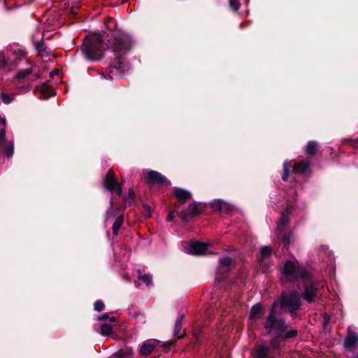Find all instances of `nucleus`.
I'll list each match as a JSON object with an SVG mask.
<instances>
[{
	"instance_id": "obj_5",
	"label": "nucleus",
	"mask_w": 358,
	"mask_h": 358,
	"mask_svg": "<svg viewBox=\"0 0 358 358\" xmlns=\"http://www.w3.org/2000/svg\"><path fill=\"white\" fill-rule=\"evenodd\" d=\"M303 271L309 272L305 267L296 266L291 260H286L283 265L282 274L285 275L287 282L295 283L301 280V272Z\"/></svg>"
},
{
	"instance_id": "obj_49",
	"label": "nucleus",
	"mask_w": 358,
	"mask_h": 358,
	"mask_svg": "<svg viewBox=\"0 0 358 358\" xmlns=\"http://www.w3.org/2000/svg\"><path fill=\"white\" fill-rule=\"evenodd\" d=\"M321 248H322V250L325 249V246L324 245H321Z\"/></svg>"
},
{
	"instance_id": "obj_36",
	"label": "nucleus",
	"mask_w": 358,
	"mask_h": 358,
	"mask_svg": "<svg viewBox=\"0 0 358 358\" xmlns=\"http://www.w3.org/2000/svg\"><path fill=\"white\" fill-rule=\"evenodd\" d=\"M7 141L6 140V131L5 129H0V144Z\"/></svg>"
},
{
	"instance_id": "obj_33",
	"label": "nucleus",
	"mask_w": 358,
	"mask_h": 358,
	"mask_svg": "<svg viewBox=\"0 0 358 358\" xmlns=\"http://www.w3.org/2000/svg\"><path fill=\"white\" fill-rule=\"evenodd\" d=\"M289 177V167L287 164V163L284 164V173L282 176V180H287Z\"/></svg>"
},
{
	"instance_id": "obj_38",
	"label": "nucleus",
	"mask_w": 358,
	"mask_h": 358,
	"mask_svg": "<svg viewBox=\"0 0 358 358\" xmlns=\"http://www.w3.org/2000/svg\"><path fill=\"white\" fill-rule=\"evenodd\" d=\"M1 99L5 103H9L11 101V98L8 94H2Z\"/></svg>"
},
{
	"instance_id": "obj_32",
	"label": "nucleus",
	"mask_w": 358,
	"mask_h": 358,
	"mask_svg": "<svg viewBox=\"0 0 358 358\" xmlns=\"http://www.w3.org/2000/svg\"><path fill=\"white\" fill-rule=\"evenodd\" d=\"M31 73V71L29 69L20 71L17 75V79H23Z\"/></svg>"
},
{
	"instance_id": "obj_4",
	"label": "nucleus",
	"mask_w": 358,
	"mask_h": 358,
	"mask_svg": "<svg viewBox=\"0 0 358 358\" xmlns=\"http://www.w3.org/2000/svg\"><path fill=\"white\" fill-rule=\"evenodd\" d=\"M103 43L98 36H94L90 38L85 39L82 52L87 59L96 60L101 56V49Z\"/></svg>"
},
{
	"instance_id": "obj_46",
	"label": "nucleus",
	"mask_w": 358,
	"mask_h": 358,
	"mask_svg": "<svg viewBox=\"0 0 358 358\" xmlns=\"http://www.w3.org/2000/svg\"><path fill=\"white\" fill-rule=\"evenodd\" d=\"M108 319H109L110 322H115L117 320L116 317H109Z\"/></svg>"
},
{
	"instance_id": "obj_31",
	"label": "nucleus",
	"mask_w": 358,
	"mask_h": 358,
	"mask_svg": "<svg viewBox=\"0 0 358 358\" xmlns=\"http://www.w3.org/2000/svg\"><path fill=\"white\" fill-rule=\"evenodd\" d=\"M229 1L231 9L234 11L238 10L241 5L238 0H229Z\"/></svg>"
},
{
	"instance_id": "obj_30",
	"label": "nucleus",
	"mask_w": 358,
	"mask_h": 358,
	"mask_svg": "<svg viewBox=\"0 0 358 358\" xmlns=\"http://www.w3.org/2000/svg\"><path fill=\"white\" fill-rule=\"evenodd\" d=\"M105 308V305L101 300H97L94 303V310L96 312L102 311Z\"/></svg>"
},
{
	"instance_id": "obj_43",
	"label": "nucleus",
	"mask_w": 358,
	"mask_h": 358,
	"mask_svg": "<svg viewBox=\"0 0 358 358\" xmlns=\"http://www.w3.org/2000/svg\"><path fill=\"white\" fill-rule=\"evenodd\" d=\"M324 325L326 326L329 323V317L327 316V315L324 316Z\"/></svg>"
},
{
	"instance_id": "obj_22",
	"label": "nucleus",
	"mask_w": 358,
	"mask_h": 358,
	"mask_svg": "<svg viewBox=\"0 0 358 358\" xmlns=\"http://www.w3.org/2000/svg\"><path fill=\"white\" fill-rule=\"evenodd\" d=\"M138 273L139 274L138 277V279L143 281L148 287H150L152 285V275L151 274L146 273L141 275L140 270H138Z\"/></svg>"
},
{
	"instance_id": "obj_34",
	"label": "nucleus",
	"mask_w": 358,
	"mask_h": 358,
	"mask_svg": "<svg viewBox=\"0 0 358 358\" xmlns=\"http://www.w3.org/2000/svg\"><path fill=\"white\" fill-rule=\"evenodd\" d=\"M174 342L172 341H166L162 344V348L164 352H166L169 350L170 347L173 344Z\"/></svg>"
},
{
	"instance_id": "obj_41",
	"label": "nucleus",
	"mask_w": 358,
	"mask_h": 358,
	"mask_svg": "<svg viewBox=\"0 0 358 358\" xmlns=\"http://www.w3.org/2000/svg\"><path fill=\"white\" fill-rule=\"evenodd\" d=\"M122 225H113V233L114 235H117L118 234V231L120 229Z\"/></svg>"
},
{
	"instance_id": "obj_6",
	"label": "nucleus",
	"mask_w": 358,
	"mask_h": 358,
	"mask_svg": "<svg viewBox=\"0 0 358 358\" xmlns=\"http://www.w3.org/2000/svg\"><path fill=\"white\" fill-rule=\"evenodd\" d=\"M263 327L268 333L274 331L275 333L282 334L288 331V324L285 320L273 315V312L266 317L265 321L263 322Z\"/></svg>"
},
{
	"instance_id": "obj_11",
	"label": "nucleus",
	"mask_w": 358,
	"mask_h": 358,
	"mask_svg": "<svg viewBox=\"0 0 358 358\" xmlns=\"http://www.w3.org/2000/svg\"><path fill=\"white\" fill-rule=\"evenodd\" d=\"M103 184L104 187L110 192H115L117 195L121 194V185L115 180L114 173L112 171H108V173L106 174Z\"/></svg>"
},
{
	"instance_id": "obj_37",
	"label": "nucleus",
	"mask_w": 358,
	"mask_h": 358,
	"mask_svg": "<svg viewBox=\"0 0 358 358\" xmlns=\"http://www.w3.org/2000/svg\"><path fill=\"white\" fill-rule=\"evenodd\" d=\"M289 214V211H286L285 213H284L282 214L280 224H286L287 222H289V220H288Z\"/></svg>"
},
{
	"instance_id": "obj_50",
	"label": "nucleus",
	"mask_w": 358,
	"mask_h": 358,
	"mask_svg": "<svg viewBox=\"0 0 358 358\" xmlns=\"http://www.w3.org/2000/svg\"><path fill=\"white\" fill-rule=\"evenodd\" d=\"M355 358H358V353L355 356Z\"/></svg>"
},
{
	"instance_id": "obj_12",
	"label": "nucleus",
	"mask_w": 358,
	"mask_h": 358,
	"mask_svg": "<svg viewBox=\"0 0 358 358\" xmlns=\"http://www.w3.org/2000/svg\"><path fill=\"white\" fill-rule=\"evenodd\" d=\"M203 208V205L201 203H193L190 204L187 209V212H184L181 215L182 221H192L190 218L199 215L201 213Z\"/></svg>"
},
{
	"instance_id": "obj_48",
	"label": "nucleus",
	"mask_w": 358,
	"mask_h": 358,
	"mask_svg": "<svg viewBox=\"0 0 358 358\" xmlns=\"http://www.w3.org/2000/svg\"><path fill=\"white\" fill-rule=\"evenodd\" d=\"M41 47H42V45H39V44H38V45H36V48H37L38 50H39Z\"/></svg>"
},
{
	"instance_id": "obj_9",
	"label": "nucleus",
	"mask_w": 358,
	"mask_h": 358,
	"mask_svg": "<svg viewBox=\"0 0 358 358\" xmlns=\"http://www.w3.org/2000/svg\"><path fill=\"white\" fill-rule=\"evenodd\" d=\"M343 347L346 350L350 351L358 347V333L348 327L346 336L343 341Z\"/></svg>"
},
{
	"instance_id": "obj_21",
	"label": "nucleus",
	"mask_w": 358,
	"mask_h": 358,
	"mask_svg": "<svg viewBox=\"0 0 358 358\" xmlns=\"http://www.w3.org/2000/svg\"><path fill=\"white\" fill-rule=\"evenodd\" d=\"M236 206L227 201H224L221 212L226 214H231L236 210Z\"/></svg>"
},
{
	"instance_id": "obj_40",
	"label": "nucleus",
	"mask_w": 358,
	"mask_h": 358,
	"mask_svg": "<svg viewBox=\"0 0 358 358\" xmlns=\"http://www.w3.org/2000/svg\"><path fill=\"white\" fill-rule=\"evenodd\" d=\"M108 318H109V315H108V313H103L101 315L97 317V320L99 321H103V320H106Z\"/></svg>"
},
{
	"instance_id": "obj_2",
	"label": "nucleus",
	"mask_w": 358,
	"mask_h": 358,
	"mask_svg": "<svg viewBox=\"0 0 358 358\" xmlns=\"http://www.w3.org/2000/svg\"><path fill=\"white\" fill-rule=\"evenodd\" d=\"M280 302L281 310L287 313L292 318L296 317L301 307V296L297 290L282 292L280 294Z\"/></svg>"
},
{
	"instance_id": "obj_15",
	"label": "nucleus",
	"mask_w": 358,
	"mask_h": 358,
	"mask_svg": "<svg viewBox=\"0 0 358 358\" xmlns=\"http://www.w3.org/2000/svg\"><path fill=\"white\" fill-rule=\"evenodd\" d=\"M176 198L182 203H185L192 199V194L181 188H176L173 192Z\"/></svg>"
},
{
	"instance_id": "obj_1",
	"label": "nucleus",
	"mask_w": 358,
	"mask_h": 358,
	"mask_svg": "<svg viewBox=\"0 0 358 358\" xmlns=\"http://www.w3.org/2000/svg\"><path fill=\"white\" fill-rule=\"evenodd\" d=\"M109 46L113 49L115 57L112 63V67L120 73L127 71L129 69V64L124 56L131 47L129 38L125 34H118L109 41Z\"/></svg>"
},
{
	"instance_id": "obj_47",
	"label": "nucleus",
	"mask_w": 358,
	"mask_h": 358,
	"mask_svg": "<svg viewBox=\"0 0 358 358\" xmlns=\"http://www.w3.org/2000/svg\"><path fill=\"white\" fill-rule=\"evenodd\" d=\"M119 358H131L130 357L125 356V355H121Z\"/></svg>"
},
{
	"instance_id": "obj_14",
	"label": "nucleus",
	"mask_w": 358,
	"mask_h": 358,
	"mask_svg": "<svg viewBox=\"0 0 358 358\" xmlns=\"http://www.w3.org/2000/svg\"><path fill=\"white\" fill-rule=\"evenodd\" d=\"M208 245L199 241L192 242L189 246V253L193 255H201L208 250Z\"/></svg>"
},
{
	"instance_id": "obj_42",
	"label": "nucleus",
	"mask_w": 358,
	"mask_h": 358,
	"mask_svg": "<svg viewBox=\"0 0 358 358\" xmlns=\"http://www.w3.org/2000/svg\"><path fill=\"white\" fill-rule=\"evenodd\" d=\"M173 217H174L173 212H171V213H170L168 215L166 220H167L168 222H171V221L173 220Z\"/></svg>"
},
{
	"instance_id": "obj_25",
	"label": "nucleus",
	"mask_w": 358,
	"mask_h": 358,
	"mask_svg": "<svg viewBox=\"0 0 358 358\" xmlns=\"http://www.w3.org/2000/svg\"><path fill=\"white\" fill-rule=\"evenodd\" d=\"M223 201L222 199H215L209 203V206L214 211L221 212Z\"/></svg>"
},
{
	"instance_id": "obj_7",
	"label": "nucleus",
	"mask_w": 358,
	"mask_h": 358,
	"mask_svg": "<svg viewBox=\"0 0 358 358\" xmlns=\"http://www.w3.org/2000/svg\"><path fill=\"white\" fill-rule=\"evenodd\" d=\"M298 334L299 331L296 329H290L282 334L276 333L269 341L270 349L271 348L273 351L280 350L285 345V341L296 337Z\"/></svg>"
},
{
	"instance_id": "obj_27",
	"label": "nucleus",
	"mask_w": 358,
	"mask_h": 358,
	"mask_svg": "<svg viewBox=\"0 0 358 358\" xmlns=\"http://www.w3.org/2000/svg\"><path fill=\"white\" fill-rule=\"evenodd\" d=\"M295 168L299 173H305L309 168V164L307 162H301L295 164Z\"/></svg>"
},
{
	"instance_id": "obj_44",
	"label": "nucleus",
	"mask_w": 358,
	"mask_h": 358,
	"mask_svg": "<svg viewBox=\"0 0 358 358\" xmlns=\"http://www.w3.org/2000/svg\"><path fill=\"white\" fill-rule=\"evenodd\" d=\"M0 124H1L3 126L6 125V120L3 117H2L1 115H0Z\"/></svg>"
},
{
	"instance_id": "obj_10",
	"label": "nucleus",
	"mask_w": 358,
	"mask_h": 358,
	"mask_svg": "<svg viewBox=\"0 0 358 358\" xmlns=\"http://www.w3.org/2000/svg\"><path fill=\"white\" fill-rule=\"evenodd\" d=\"M266 310L262 303H256L252 305L249 313V320L251 322L252 325L256 324L257 320L263 319Z\"/></svg>"
},
{
	"instance_id": "obj_20",
	"label": "nucleus",
	"mask_w": 358,
	"mask_h": 358,
	"mask_svg": "<svg viewBox=\"0 0 358 358\" xmlns=\"http://www.w3.org/2000/svg\"><path fill=\"white\" fill-rule=\"evenodd\" d=\"M318 149V144L315 141H310L306 147V153L308 155H315Z\"/></svg>"
},
{
	"instance_id": "obj_23",
	"label": "nucleus",
	"mask_w": 358,
	"mask_h": 358,
	"mask_svg": "<svg viewBox=\"0 0 358 358\" xmlns=\"http://www.w3.org/2000/svg\"><path fill=\"white\" fill-rule=\"evenodd\" d=\"M113 333V327L109 324H102L100 327V334L105 336H108Z\"/></svg>"
},
{
	"instance_id": "obj_24",
	"label": "nucleus",
	"mask_w": 358,
	"mask_h": 358,
	"mask_svg": "<svg viewBox=\"0 0 358 358\" xmlns=\"http://www.w3.org/2000/svg\"><path fill=\"white\" fill-rule=\"evenodd\" d=\"M201 334V330L199 329H194L192 336L191 342L194 345H200L201 341L200 337Z\"/></svg>"
},
{
	"instance_id": "obj_3",
	"label": "nucleus",
	"mask_w": 358,
	"mask_h": 358,
	"mask_svg": "<svg viewBox=\"0 0 358 358\" xmlns=\"http://www.w3.org/2000/svg\"><path fill=\"white\" fill-rule=\"evenodd\" d=\"M301 282L303 289L300 294L307 303H311L317 297L319 288L317 282L314 280L313 274L310 272L303 271L301 272Z\"/></svg>"
},
{
	"instance_id": "obj_29",
	"label": "nucleus",
	"mask_w": 358,
	"mask_h": 358,
	"mask_svg": "<svg viewBox=\"0 0 358 358\" xmlns=\"http://www.w3.org/2000/svg\"><path fill=\"white\" fill-rule=\"evenodd\" d=\"M219 262L221 266L229 268L232 262V259L229 257H225L220 259Z\"/></svg>"
},
{
	"instance_id": "obj_35",
	"label": "nucleus",
	"mask_w": 358,
	"mask_h": 358,
	"mask_svg": "<svg viewBox=\"0 0 358 358\" xmlns=\"http://www.w3.org/2000/svg\"><path fill=\"white\" fill-rule=\"evenodd\" d=\"M282 242L284 243L285 246H288L290 243V238L287 234H283L282 236Z\"/></svg>"
},
{
	"instance_id": "obj_13",
	"label": "nucleus",
	"mask_w": 358,
	"mask_h": 358,
	"mask_svg": "<svg viewBox=\"0 0 358 358\" xmlns=\"http://www.w3.org/2000/svg\"><path fill=\"white\" fill-rule=\"evenodd\" d=\"M161 343V341L157 339H148L145 341L141 345L139 353L142 356L150 355L155 348Z\"/></svg>"
},
{
	"instance_id": "obj_17",
	"label": "nucleus",
	"mask_w": 358,
	"mask_h": 358,
	"mask_svg": "<svg viewBox=\"0 0 358 358\" xmlns=\"http://www.w3.org/2000/svg\"><path fill=\"white\" fill-rule=\"evenodd\" d=\"M270 347L266 345L257 346L255 350V358H270Z\"/></svg>"
},
{
	"instance_id": "obj_28",
	"label": "nucleus",
	"mask_w": 358,
	"mask_h": 358,
	"mask_svg": "<svg viewBox=\"0 0 358 358\" xmlns=\"http://www.w3.org/2000/svg\"><path fill=\"white\" fill-rule=\"evenodd\" d=\"M280 296L278 297V299L273 301V303L271 305V307L269 310L268 314H271L273 312V315H276V308H280Z\"/></svg>"
},
{
	"instance_id": "obj_16",
	"label": "nucleus",
	"mask_w": 358,
	"mask_h": 358,
	"mask_svg": "<svg viewBox=\"0 0 358 358\" xmlns=\"http://www.w3.org/2000/svg\"><path fill=\"white\" fill-rule=\"evenodd\" d=\"M185 317L184 314H181L179 315V317L177 318L175 326H174V330H173V336L177 337L178 339L183 338L185 336V333L180 335V332L182 329V323L183 322Z\"/></svg>"
},
{
	"instance_id": "obj_8",
	"label": "nucleus",
	"mask_w": 358,
	"mask_h": 358,
	"mask_svg": "<svg viewBox=\"0 0 358 358\" xmlns=\"http://www.w3.org/2000/svg\"><path fill=\"white\" fill-rule=\"evenodd\" d=\"M143 177L146 182L150 184H170V182H169L164 176L155 171H145L143 173Z\"/></svg>"
},
{
	"instance_id": "obj_26",
	"label": "nucleus",
	"mask_w": 358,
	"mask_h": 358,
	"mask_svg": "<svg viewBox=\"0 0 358 358\" xmlns=\"http://www.w3.org/2000/svg\"><path fill=\"white\" fill-rule=\"evenodd\" d=\"M229 268L220 266L218 268L216 280L219 281L224 280L227 278Z\"/></svg>"
},
{
	"instance_id": "obj_45",
	"label": "nucleus",
	"mask_w": 358,
	"mask_h": 358,
	"mask_svg": "<svg viewBox=\"0 0 358 358\" xmlns=\"http://www.w3.org/2000/svg\"><path fill=\"white\" fill-rule=\"evenodd\" d=\"M285 226V225H284V224L278 225V230L280 231H282L283 230Z\"/></svg>"
},
{
	"instance_id": "obj_39",
	"label": "nucleus",
	"mask_w": 358,
	"mask_h": 358,
	"mask_svg": "<svg viewBox=\"0 0 358 358\" xmlns=\"http://www.w3.org/2000/svg\"><path fill=\"white\" fill-rule=\"evenodd\" d=\"M124 222V216L122 215H117L114 224H122Z\"/></svg>"
},
{
	"instance_id": "obj_18",
	"label": "nucleus",
	"mask_w": 358,
	"mask_h": 358,
	"mask_svg": "<svg viewBox=\"0 0 358 358\" xmlns=\"http://www.w3.org/2000/svg\"><path fill=\"white\" fill-rule=\"evenodd\" d=\"M272 254V248L270 246H262L260 249V257L258 260L260 263H263Z\"/></svg>"
},
{
	"instance_id": "obj_51",
	"label": "nucleus",
	"mask_w": 358,
	"mask_h": 358,
	"mask_svg": "<svg viewBox=\"0 0 358 358\" xmlns=\"http://www.w3.org/2000/svg\"><path fill=\"white\" fill-rule=\"evenodd\" d=\"M357 141H358V138H357Z\"/></svg>"
},
{
	"instance_id": "obj_19",
	"label": "nucleus",
	"mask_w": 358,
	"mask_h": 358,
	"mask_svg": "<svg viewBox=\"0 0 358 358\" xmlns=\"http://www.w3.org/2000/svg\"><path fill=\"white\" fill-rule=\"evenodd\" d=\"M0 146L2 148V149L8 157H10L13 155L14 146L12 142L6 141L0 144Z\"/></svg>"
}]
</instances>
